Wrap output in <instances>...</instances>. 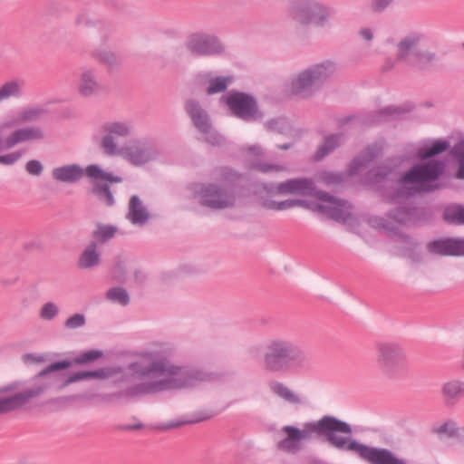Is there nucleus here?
Returning <instances> with one entry per match:
<instances>
[{
  "mask_svg": "<svg viewBox=\"0 0 464 464\" xmlns=\"http://www.w3.org/2000/svg\"><path fill=\"white\" fill-rule=\"evenodd\" d=\"M224 174L228 175V174H232V173L230 172V170H229V169H227V170H226V172H225Z\"/></svg>",
  "mask_w": 464,
  "mask_h": 464,
  "instance_id": "obj_61",
  "label": "nucleus"
},
{
  "mask_svg": "<svg viewBox=\"0 0 464 464\" xmlns=\"http://www.w3.org/2000/svg\"><path fill=\"white\" fill-rule=\"evenodd\" d=\"M292 147H293V143H285V144L277 145V148L279 150H289Z\"/></svg>",
  "mask_w": 464,
  "mask_h": 464,
  "instance_id": "obj_58",
  "label": "nucleus"
},
{
  "mask_svg": "<svg viewBox=\"0 0 464 464\" xmlns=\"http://www.w3.org/2000/svg\"><path fill=\"white\" fill-rule=\"evenodd\" d=\"M25 87V81L22 78H14L5 82L0 87V102L10 98H20Z\"/></svg>",
  "mask_w": 464,
  "mask_h": 464,
  "instance_id": "obj_34",
  "label": "nucleus"
},
{
  "mask_svg": "<svg viewBox=\"0 0 464 464\" xmlns=\"http://www.w3.org/2000/svg\"><path fill=\"white\" fill-rule=\"evenodd\" d=\"M409 66L420 71H428L437 61V54L428 50H419Z\"/></svg>",
  "mask_w": 464,
  "mask_h": 464,
  "instance_id": "obj_37",
  "label": "nucleus"
},
{
  "mask_svg": "<svg viewBox=\"0 0 464 464\" xmlns=\"http://www.w3.org/2000/svg\"><path fill=\"white\" fill-rule=\"evenodd\" d=\"M185 45L191 54L197 56L218 55L225 51L224 44L216 35L206 33L190 34Z\"/></svg>",
  "mask_w": 464,
  "mask_h": 464,
  "instance_id": "obj_16",
  "label": "nucleus"
},
{
  "mask_svg": "<svg viewBox=\"0 0 464 464\" xmlns=\"http://www.w3.org/2000/svg\"><path fill=\"white\" fill-rule=\"evenodd\" d=\"M421 38V35L416 33H411L401 38L397 44L396 61L409 65L419 52L418 47Z\"/></svg>",
  "mask_w": 464,
  "mask_h": 464,
  "instance_id": "obj_22",
  "label": "nucleus"
},
{
  "mask_svg": "<svg viewBox=\"0 0 464 464\" xmlns=\"http://www.w3.org/2000/svg\"><path fill=\"white\" fill-rule=\"evenodd\" d=\"M43 169L42 163L37 160H32L26 163V171L30 174H41Z\"/></svg>",
  "mask_w": 464,
  "mask_h": 464,
  "instance_id": "obj_53",
  "label": "nucleus"
},
{
  "mask_svg": "<svg viewBox=\"0 0 464 464\" xmlns=\"http://www.w3.org/2000/svg\"><path fill=\"white\" fill-rule=\"evenodd\" d=\"M86 324V317L83 314H74L66 319L63 325L66 329L74 330L83 327Z\"/></svg>",
  "mask_w": 464,
  "mask_h": 464,
  "instance_id": "obj_48",
  "label": "nucleus"
},
{
  "mask_svg": "<svg viewBox=\"0 0 464 464\" xmlns=\"http://www.w3.org/2000/svg\"><path fill=\"white\" fill-rule=\"evenodd\" d=\"M82 16H79V17H78V19H77V22H78L79 24H82Z\"/></svg>",
  "mask_w": 464,
  "mask_h": 464,
  "instance_id": "obj_60",
  "label": "nucleus"
},
{
  "mask_svg": "<svg viewBox=\"0 0 464 464\" xmlns=\"http://www.w3.org/2000/svg\"><path fill=\"white\" fill-rule=\"evenodd\" d=\"M188 423H194V420H170L167 423H163V424H160V425L156 426V429L160 430H169L171 429L179 428V427H181L185 424H188Z\"/></svg>",
  "mask_w": 464,
  "mask_h": 464,
  "instance_id": "obj_52",
  "label": "nucleus"
},
{
  "mask_svg": "<svg viewBox=\"0 0 464 464\" xmlns=\"http://www.w3.org/2000/svg\"><path fill=\"white\" fill-rule=\"evenodd\" d=\"M72 363L67 360L53 362L35 374L32 379V385L24 389L22 388L23 382H14L0 387V394L14 392L9 396L0 398V415L19 410L30 403L32 400L44 394L54 381V376L52 374L54 372L69 368Z\"/></svg>",
  "mask_w": 464,
  "mask_h": 464,
  "instance_id": "obj_5",
  "label": "nucleus"
},
{
  "mask_svg": "<svg viewBox=\"0 0 464 464\" xmlns=\"http://www.w3.org/2000/svg\"><path fill=\"white\" fill-rule=\"evenodd\" d=\"M95 241L90 242L79 257L78 266L82 269H89L97 266L101 263V255L96 250Z\"/></svg>",
  "mask_w": 464,
  "mask_h": 464,
  "instance_id": "obj_35",
  "label": "nucleus"
},
{
  "mask_svg": "<svg viewBox=\"0 0 464 464\" xmlns=\"http://www.w3.org/2000/svg\"><path fill=\"white\" fill-rule=\"evenodd\" d=\"M427 211L411 205H402L389 212V217L400 224L418 223L426 218Z\"/></svg>",
  "mask_w": 464,
  "mask_h": 464,
  "instance_id": "obj_25",
  "label": "nucleus"
},
{
  "mask_svg": "<svg viewBox=\"0 0 464 464\" xmlns=\"http://www.w3.org/2000/svg\"><path fill=\"white\" fill-rule=\"evenodd\" d=\"M376 369L388 379H400L407 372V355L397 342L379 341L374 345Z\"/></svg>",
  "mask_w": 464,
  "mask_h": 464,
  "instance_id": "obj_8",
  "label": "nucleus"
},
{
  "mask_svg": "<svg viewBox=\"0 0 464 464\" xmlns=\"http://www.w3.org/2000/svg\"><path fill=\"white\" fill-rule=\"evenodd\" d=\"M265 129L269 132L287 134L291 130V125L287 118L280 116L267 120L264 123Z\"/></svg>",
  "mask_w": 464,
  "mask_h": 464,
  "instance_id": "obj_39",
  "label": "nucleus"
},
{
  "mask_svg": "<svg viewBox=\"0 0 464 464\" xmlns=\"http://www.w3.org/2000/svg\"><path fill=\"white\" fill-rule=\"evenodd\" d=\"M43 131L34 127H27L19 129L11 133L5 140V147L10 149L14 147L16 144L32 140L43 139Z\"/></svg>",
  "mask_w": 464,
  "mask_h": 464,
  "instance_id": "obj_28",
  "label": "nucleus"
},
{
  "mask_svg": "<svg viewBox=\"0 0 464 464\" xmlns=\"http://www.w3.org/2000/svg\"><path fill=\"white\" fill-rule=\"evenodd\" d=\"M399 185L392 194V201L400 203L417 194L429 193L444 186L442 179L455 178L464 179V176H400Z\"/></svg>",
  "mask_w": 464,
  "mask_h": 464,
  "instance_id": "obj_11",
  "label": "nucleus"
},
{
  "mask_svg": "<svg viewBox=\"0 0 464 464\" xmlns=\"http://www.w3.org/2000/svg\"><path fill=\"white\" fill-rule=\"evenodd\" d=\"M92 178L93 184L92 193L98 197V198L104 202L107 206H112L114 204V198L111 191L109 182H121L122 179L121 176H89Z\"/></svg>",
  "mask_w": 464,
  "mask_h": 464,
  "instance_id": "obj_23",
  "label": "nucleus"
},
{
  "mask_svg": "<svg viewBox=\"0 0 464 464\" xmlns=\"http://www.w3.org/2000/svg\"><path fill=\"white\" fill-rule=\"evenodd\" d=\"M462 48L464 49V42L462 43Z\"/></svg>",
  "mask_w": 464,
  "mask_h": 464,
  "instance_id": "obj_62",
  "label": "nucleus"
},
{
  "mask_svg": "<svg viewBox=\"0 0 464 464\" xmlns=\"http://www.w3.org/2000/svg\"><path fill=\"white\" fill-rule=\"evenodd\" d=\"M15 280H13V281H10V282H4V284L5 285H13L14 283Z\"/></svg>",
  "mask_w": 464,
  "mask_h": 464,
  "instance_id": "obj_59",
  "label": "nucleus"
},
{
  "mask_svg": "<svg viewBox=\"0 0 464 464\" xmlns=\"http://www.w3.org/2000/svg\"><path fill=\"white\" fill-rule=\"evenodd\" d=\"M343 133H334L326 136L323 143L317 148L315 153L313 156L314 160L320 161L326 156L333 153L338 149L343 142Z\"/></svg>",
  "mask_w": 464,
  "mask_h": 464,
  "instance_id": "obj_30",
  "label": "nucleus"
},
{
  "mask_svg": "<svg viewBox=\"0 0 464 464\" xmlns=\"http://www.w3.org/2000/svg\"><path fill=\"white\" fill-rule=\"evenodd\" d=\"M400 112L401 111L399 108L387 107L378 111L343 118L341 120L340 123L346 124L350 121H355L360 126H372L385 121L389 117H392L394 114H399Z\"/></svg>",
  "mask_w": 464,
  "mask_h": 464,
  "instance_id": "obj_21",
  "label": "nucleus"
},
{
  "mask_svg": "<svg viewBox=\"0 0 464 464\" xmlns=\"http://www.w3.org/2000/svg\"><path fill=\"white\" fill-rule=\"evenodd\" d=\"M194 198L201 206L211 209H225L233 208L237 196L235 189L227 182L197 183L190 187Z\"/></svg>",
  "mask_w": 464,
  "mask_h": 464,
  "instance_id": "obj_10",
  "label": "nucleus"
},
{
  "mask_svg": "<svg viewBox=\"0 0 464 464\" xmlns=\"http://www.w3.org/2000/svg\"><path fill=\"white\" fill-rule=\"evenodd\" d=\"M394 66V62H392V60H387L383 65V69L384 70H391L392 68H393Z\"/></svg>",
  "mask_w": 464,
  "mask_h": 464,
  "instance_id": "obj_57",
  "label": "nucleus"
},
{
  "mask_svg": "<svg viewBox=\"0 0 464 464\" xmlns=\"http://www.w3.org/2000/svg\"><path fill=\"white\" fill-rule=\"evenodd\" d=\"M45 112L46 111L40 107L26 109L23 111L21 118L24 121H35Z\"/></svg>",
  "mask_w": 464,
  "mask_h": 464,
  "instance_id": "obj_50",
  "label": "nucleus"
},
{
  "mask_svg": "<svg viewBox=\"0 0 464 464\" xmlns=\"http://www.w3.org/2000/svg\"><path fill=\"white\" fill-rule=\"evenodd\" d=\"M288 16L297 24L306 27L324 28L330 24L334 11L318 0H291Z\"/></svg>",
  "mask_w": 464,
  "mask_h": 464,
  "instance_id": "obj_9",
  "label": "nucleus"
},
{
  "mask_svg": "<svg viewBox=\"0 0 464 464\" xmlns=\"http://www.w3.org/2000/svg\"><path fill=\"white\" fill-rule=\"evenodd\" d=\"M417 160L407 175H442L450 169L457 175H464V134L458 137L451 146L447 138L420 140L411 153Z\"/></svg>",
  "mask_w": 464,
  "mask_h": 464,
  "instance_id": "obj_4",
  "label": "nucleus"
},
{
  "mask_svg": "<svg viewBox=\"0 0 464 464\" xmlns=\"http://www.w3.org/2000/svg\"><path fill=\"white\" fill-rule=\"evenodd\" d=\"M103 356V353L101 350H90L82 353L81 355L73 359L75 364H86L94 362Z\"/></svg>",
  "mask_w": 464,
  "mask_h": 464,
  "instance_id": "obj_43",
  "label": "nucleus"
},
{
  "mask_svg": "<svg viewBox=\"0 0 464 464\" xmlns=\"http://www.w3.org/2000/svg\"><path fill=\"white\" fill-rule=\"evenodd\" d=\"M427 250L441 256H464V237H443L428 243Z\"/></svg>",
  "mask_w": 464,
  "mask_h": 464,
  "instance_id": "obj_19",
  "label": "nucleus"
},
{
  "mask_svg": "<svg viewBox=\"0 0 464 464\" xmlns=\"http://www.w3.org/2000/svg\"><path fill=\"white\" fill-rule=\"evenodd\" d=\"M205 135V141L212 146H222L225 144V138L218 131L212 129V126L208 128V131H200Z\"/></svg>",
  "mask_w": 464,
  "mask_h": 464,
  "instance_id": "obj_49",
  "label": "nucleus"
},
{
  "mask_svg": "<svg viewBox=\"0 0 464 464\" xmlns=\"http://www.w3.org/2000/svg\"><path fill=\"white\" fill-rule=\"evenodd\" d=\"M52 174H108L97 164L89 165L85 169L78 164H68L53 169Z\"/></svg>",
  "mask_w": 464,
  "mask_h": 464,
  "instance_id": "obj_36",
  "label": "nucleus"
},
{
  "mask_svg": "<svg viewBox=\"0 0 464 464\" xmlns=\"http://www.w3.org/2000/svg\"><path fill=\"white\" fill-rule=\"evenodd\" d=\"M141 428H143V424L142 423H137V424H134V425H123V426H120L119 427V429L124 430H140Z\"/></svg>",
  "mask_w": 464,
  "mask_h": 464,
  "instance_id": "obj_56",
  "label": "nucleus"
},
{
  "mask_svg": "<svg viewBox=\"0 0 464 464\" xmlns=\"http://www.w3.org/2000/svg\"><path fill=\"white\" fill-rule=\"evenodd\" d=\"M92 57L109 67H114L120 63V59L116 53L109 50H95L92 53Z\"/></svg>",
  "mask_w": 464,
  "mask_h": 464,
  "instance_id": "obj_40",
  "label": "nucleus"
},
{
  "mask_svg": "<svg viewBox=\"0 0 464 464\" xmlns=\"http://www.w3.org/2000/svg\"><path fill=\"white\" fill-rule=\"evenodd\" d=\"M169 350L161 348L145 352L140 359L129 364V370L140 378L161 377L167 378L141 382L130 389L129 395L149 394L162 391L182 388H192L200 382H210L216 375L198 369L175 365L169 360Z\"/></svg>",
  "mask_w": 464,
  "mask_h": 464,
  "instance_id": "obj_2",
  "label": "nucleus"
},
{
  "mask_svg": "<svg viewBox=\"0 0 464 464\" xmlns=\"http://www.w3.org/2000/svg\"><path fill=\"white\" fill-rule=\"evenodd\" d=\"M356 176H310L289 179L283 182L257 183L254 185L253 192L256 196L259 205L273 211H284L294 207L281 208L286 201L303 200L302 198H288L281 201L274 199L277 196H299L324 199L326 191L324 187H331L335 192L348 188L353 183ZM360 182L370 189L380 191L381 185L385 184L388 176H360Z\"/></svg>",
  "mask_w": 464,
  "mask_h": 464,
  "instance_id": "obj_1",
  "label": "nucleus"
},
{
  "mask_svg": "<svg viewBox=\"0 0 464 464\" xmlns=\"http://www.w3.org/2000/svg\"><path fill=\"white\" fill-rule=\"evenodd\" d=\"M24 362H40L44 361V358L34 354L27 353L24 356Z\"/></svg>",
  "mask_w": 464,
  "mask_h": 464,
  "instance_id": "obj_55",
  "label": "nucleus"
},
{
  "mask_svg": "<svg viewBox=\"0 0 464 464\" xmlns=\"http://www.w3.org/2000/svg\"><path fill=\"white\" fill-rule=\"evenodd\" d=\"M326 202L328 205L314 203L309 200H293L286 201L281 205V208L299 207L313 212H318L327 216L329 218L341 223H345L351 218L352 205L345 199L338 198L329 192H326L324 199H319Z\"/></svg>",
  "mask_w": 464,
  "mask_h": 464,
  "instance_id": "obj_12",
  "label": "nucleus"
},
{
  "mask_svg": "<svg viewBox=\"0 0 464 464\" xmlns=\"http://www.w3.org/2000/svg\"><path fill=\"white\" fill-rule=\"evenodd\" d=\"M149 218L150 214L142 205L140 198L137 195H133L129 202L128 218L132 224H144L148 221Z\"/></svg>",
  "mask_w": 464,
  "mask_h": 464,
  "instance_id": "obj_33",
  "label": "nucleus"
},
{
  "mask_svg": "<svg viewBox=\"0 0 464 464\" xmlns=\"http://www.w3.org/2000/svg\"><path fill=\"white\" fill-rule=\"evenodd\" d=\"M352 426L334 416L324 415L317 421L305 422L299 429V440H309L313 435L324 437L333 448L341 451H353L369 464H408L386 448L370 447L351 437Z\"/></svg>",
  "mask_w": 464,
  "mask_h": 464,
  "instance_id": "obj_3",
  "label": "nucleus"
},
{
  "mask_svg": "<svg viewBox=\"0 0 464 464\" xmlns=\"http://www.w3.org/2000/svg\"><path fill=\"white\" fill-rule=\"evenodd\" d=\"M106 296L109 300L114 303H118L123 306L129 304L130 303V296L128 292L120 286L111 288L107 292Z\"/></svg>",
  "mask_w": 464,
  "mask_h": 464,
  "instance_id": "obj_42",
  "label": "nucleus"
},
{
  "mask_svg": "<svg viewBox=\"0 0 464 464\" xmlns=\"http://www.w3.org/2000/svg\"><path fill=\"white\" fill-rule=\"evenodd\" d=\"M200 82H208V86L206 90L208 95H213L227 91V87L232 83L234 78L231 75L212 77L211 72H200L198 74Z\"/></svg>",
  "mask_w": 464,
  "mask_h": 464,
  "instance_id": "obj_26",
  "label": "nucleus"
},
{
  "mask_svg": "<svg viewBox=\"0 0 464 464\" xmlns=\"http://www.w3.org/2000/svg\"><path fill=\"white\" fill-rule=\"evenodd\" d=\"M405 160L403 157H395L386 160L382 166L378 165L376 169H372L368 174H391L396 167H399Z\"/></svg>",
  "mask_w": 464,
  "mask_h": 464,
  "instance_id": "obj_41",
  "label": "nucleus"
},
{
  "mask_svg": "<svg viewBox=\"0 0 464 464\" xmlns=\"http://www.w3.org/2000/svg\"><path fill=\"white\" fill-rule=\"evenodd\" d=\"M442 218L450 225H464V206L460 204L447 206L443 210Z\"/></svg>",
  "mask_w": 464,
  "mask_h": 464,
  "instance_id": "obj_38",
  "label": "nucleus"
},
{
  "mask_svg": "<svg viewBox=\"0 0 464 464\" xmlns=\"http://www.w3.org/2000/svg\"><path fill=\"white\" fill-rule=\"evenodd\" d=\"M432 432L436 434H446L452 438L458 435V428L453 420H447L439 427H434Z\"/></svg>",
  "mask_w": 464,
  "mask_h": 464,
  "instance_id": "obj_47",
  "label": "nucleus"
},
{
  "mask_svg": "<svg viewBox=\"0 0 464 464\" xmlns=\"http://www.w3.org/2000/svg\"><path fill=\"white\" fill-rule=\"evenodd\" d=\"M335 72L336 64L329 60L313 64L292 78L291 92L303 99L310 98L334 76Z\"/></svg>",
  "mask_w": 464,
  "mask_h": 464,
  "instance_id": "obj_7",
  "label": "nucleus"
},
{
  "mask_svg": "<svg viewBox=\"0 0 464 464\" xmlns=\"http://www.w3.org/2000/svg\"><path fill=\"white\" fill-rule=\"evenodd\" d=\"M231 114L244 121H256L263 118L256 99L246 92L233 91L221 97Z\"/></svg>",
  "mask_w": 464,
  "mask_h": 464,
  "instance_id": "obj_14",
  "label": "nucleus"
},
{
  "mask_svg": "<svg viewBox=\"0 0 464 464\" xmlns=\"http://www.w3.org/2000/svg\"><path fill=\"white\" fill-rule=\"evenodd\" d=\"M310 358L305 350L286 338L269 340L263 354V366L270 372H287L306 368Z\"/></svg>",
  "mask_w": 464,
  "mask_h": 464,
  "instance_id": "obj_6",
  "label": "nucleus"
},
{
  "mask_svg": "<svg viewBox=\"0 0 464 464\" xmlns=\"http://www.w3.org/2000/svg\"><path fill=\"white\" fill-rule=\"evenodd\" d=\"M59 307L53 302H48L43 305L40 311V317L43 320L52 321L59 314Z\"/></svg>",
  "mask_w": 464,
  "mask_h": 464,
  "instance_id": "obj_46",
  "label": "nucleus"
},
{
  "mask_svg": "<svg viewBox=\"0 0 464 464\" xmlns=\"http://www.w3.org/2000/svg\"><path fill=\"white\" fill-rule=\"evenodd\" d=\"M441 395L446 406H454L464 399V382L450 380L441 386Z\"/></svg>",
  "mask_w": 464,
  "mask_h": 464,
  "instance_id": "obj_27",
  "label": "nucleus"
},
{
  "mask_svg": "<svg viewBox=\"0 0 464 464\" xmlns=\"http://www.w3.org/2000/svg\"><path fill=\"white\" fill-rule=\"evenodd\" d=\"M116 233V227L112 226L100 225L98 228L93 231V237L102 242H106L112 238Z\"/></svg>",
  "mask_w": 464,
  "mask_h": 464,
  "instance_id": "obj_45",
  "label": "nucleus"
},
{
  "mask_svg": "<svg viewBox=\"0 0 464 464\" xmlns=\"http://www.w3.org/2000/svg\"><path fill=\"white\" fill-rule=\"evenodd\" d=\"M113 371L110 368H100L93 371H80L71 374L61 385V389L79 381L86 379L105 380L112 376Z\"/></svg>",
  "mask_w": 464,
  "mask_h": 464,
  "instance_id": "obj_31",
  "label": "nucleus"
},
{
  "mask_svg": "<svg viewBox=\"0 0 464 464\" xmlns=\"http://www.w3.org/2000/svg\"><path fill=\"white\" fill-rule=\"evenodd\" d=\"M385 141L377 140L366 145L347 165V174H360L368 169L383 152Z\"/></svg>",
  "mask_w": 464,
  "mask_h": 464,
  "instance_id": "obj_18",
  "label": "nucleus"
},
{
  "mask_svg": "<svg viewBox=\"0 0 464 464\" xmlns=\"http://www.w3.org/2000/svg\"><path fill=\"white\" fill-rule=\"evenodd\" d=\"M185 111L198 131H208L211 127L210 117L200 102L194 99L185 102Z\"/></svg>",
  "mask_w": 464,
  "mask_h": 464,
  "instance_id": "obj_24",
  "label": "nucleus"
},
{
  "mask_svg": "<svg viewBox=\"0 0 464 464\" xmlns=\"http://www.w3.org/2000/svg\"><path fill=\"white\" fill-rule=\"evenodd\" d=\"M359 35L366 42H371L373 39V33L370 28L361 29Z\"/></svg>",
  "mask_w": 464,
  "mask_h": 464,
  "instance_id": "obj_54",
  "label": "nucleus"
},
{
  "mask_svg": "<svg viewBox=\"0 0 464 464\" xmlns=\"http://www.w3.org/2000/svg\"><path fill=\"white\" fill-rule=\"evenodd\" d=\"M78 93L84 98L98 95L102 91V85L94 68L83 67L81 70L77 83Z\"/></svg>",
  "mask_w": 464,
  "mask_h": 464,
  "instance_id": "obj_20",
  "label": "nucleus"
},
{
  "mask_svg": "<svg viewBox=\"0 0 464 464\" xmlns=\"http://www.w3.org/2000/svg\"><path fill=\"white\" fill-rule=\"evenodd\" d=\"M82 176H53L51 189L53 191L63 190V184H73L79 181Z\"/></svg>",
  "mask_w": 464,
  "mask_h": 464,
  "instance_id": "obj_44",
  "label": "nucleus"
},
{
  "mask_svg": "<svg viewBox=\"0 0 464 464\" xmlns=\"http://www.w3.org/2000/svg\"><path fill=\"white\" fill-rule=\"evenodd\" d=\"M394 0H372L370 10L372 13L380 14L386 10Z\"/></svg>",
  "mask_w": 464,
  "mask_h": 464,
  "instance_id": "obj_51",
  "label": "nucleus"
},
{
  "mask_svg": "<svg viewBox=\"0 0 464 464\" xmlns=\"http://www.w3.org/2000/svg\"><path fill=\"white\" fill-rule=\"evenodd\" d=\"M159 144L149 139L136 140L127 146L121 147L117 156L122 157L134 167H144L161 157Z\"/></svg>",
  "mask_w": 464,
  "mask_h": 464,
  "instance_id": "obj_13",
  "label": "nucleus"
},
{
  "mask_svg": "<svg viewBox=\"0 0 464 464\" xmlns=\"http://www.w3.org/2000/svg\"><path fill=\"white\" fill-rule=\"evenodd\" d=\"M102 131L100 149L104 155L114 157L121 150L116 139L130 137L133 132V126L127 121H107L102 125Z\"/></svg>",
  "mask_w": 464,
  "mask_h": 464,
  "instance_id": "obj_15",
  "label": "nucleus"
},
{
  "mask_svg": "<svg viewBox=\"0 0 464 464\" xmlns=\"http://www.w3.org/2000/svg\"><path fill=\"white\" fill-rule=\"evenodd\" d=\"M247 167L262 173L284 172L285 167L281 164H275L267 161L266 150L259 144L249 145L241 150Z\"/></svg>",
  "mask_w": 464,
  "mask_h": 464,
  "instance_id": "obj_17",
  "label": "nucleus"
},
{
  "mask_svg": "<svg viewBox=\"0 0 464 464\" xmlns=\"http://www.w3.org/2000/svg\"><path fill=\"white\" fill-rule=\"evenodd\" d=\"M268 386L273 394L276 395L289 404L302 405L304 402L299 394L295 392L281 382L272 381L269 382Z\"/></svg>",
  "mask_w": 464,
  "mask_h": 464,
  "instance_id": "obj_32",
  "label": "nucleus"
},
{
  "mask_svg": "<svg viewBox=\"0 0 464 464\" xmlns=\"http://www.w3.org/2000/svg\"><path fill=\"white\" fill-rule=\"evenodd\" d=\"M282 431L285 433L286 437L278 442V449L289 453L298 452L302 449L299 440V428L287 425L282 428Z\"/></svg>",
  "mask_w": 464,
  "mask_h": 464,
  "instance_id": "obj_29",
  "label": "nucleus"
}]
</instances>
